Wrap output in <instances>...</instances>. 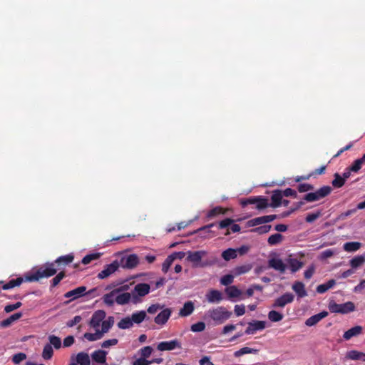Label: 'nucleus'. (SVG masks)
<instances>
[{
    "label": "nucleus",
    "instance_id": "nucleus-1",
    "mask_svg": "<svg viewBox=\"0 0 365 365\" xmlns=\"http://www.w3.org/2000/svg\"><path fill=\"white\" fill-rule=\"evenodd\" d=\"M232 314V312L227 310L225 307H217L207 310L205 313L203 319L206 321L212 320L215 325H219L230 319Z\"/></svg>",
    "mask_w": 365,
    "mask_h": 365
},
{
    "label": "nucleus",
    "instance_id": "nucleus-2",
    "mask_svg": "<svg viewBox=\"0 0 365 365\" xmlns=\"http://www.w3.org/2000/svg\"><path fill=\"white\" fill-rule=\"evenodd\" d=\"M240 205L245 207L248 205H255L257 210H263L269 207L268 200L263 196H252L248 198L242 199Z\"/></svg>",
    "mask_w": 365,
    "mask_h": 365
},
{
    "label": "nucleus",
    "instance_id": "nucleus-3",
    "mask_svg": "<svg viewBox=\"0 0 365 365\" xmlns=\"http://www.w3.org/2000/svg\"><path fill=\"white\" fill-rule=\"evenodd\" d=\"M332 189L329 185H324L314 192H309L303 197V200L307 202H314L328 196Z\"/></svg>",
    "mask_w": 365,
    "mask_h": 365
},
{
    "label": "nucleus",
    "instance_id": "nucleus-4",
    "mask_svg": "<svg viewBox=\"0 0 365 365\" xmlns=\"http://www.w3.org/2000/svg\"><path fill=\"white\" fill-rule=\"evenodd\" d=\"M329 310L331 313L347 314L354 311L355 306L351 302H347L343 304H337L335 302H330L328 306Z\"/></svg>",
    "mask_w": 365,
    "mask_h": 365
},
{
    "label": "nucleus",
    "instance_id": "nucleus-5",
    "mask_svg": "<svg viewBox=\"0 0 365 365\" xmlns=\"http://www.w3.org/2000/svg\"><path fill=\"white\" fill-rule=\"evenodd\" d=\"M207 252L205 250L188 251L186 260L192 263L194 267H204L207 265V263L201 262L202 257L206 255Z\"/></svg>",
    "mask_w": 365,
    "mask_h": 365
},
{
    "label": "nucleus",
    "instance_id": "nucleus-6",
    "mask_svg": "<svg viewBox=\"0 0 365 365\" xmlns=\"http://www.w3.org/2000/svg\"><path fill=\"white\" fill-rule=\"evenodd\" d=\"M139 264V259L137 255L130 254L125 255L118 260V268L121 267L123 269H132L137 267Z\"/></svg>",
    "mask_w": 365,
    "mask_h": 365
},
{
    "label": "nucleus",
    "instance_id": "nucleus-7",
    "mask_svg": "<svg viewBox=\"0 0 365 365\" xmlns=\"http://www.w3.org/2000/svg\"><path fill=\"white\" fill-rule=\"evenodd\" d=\"M218 227L219 229L227 228L225 235H230V231L234 233L238 232L241 229L238 224H234V220L231 218H225L220 221L218 224Z\"/></svg>",
    "mask_w": 365,
    "mask_h": 365
},
{
    "label": "nucleus",
    "instance_id": "nucleus-8",
    "mask_svg": "<svg viewBox=\"0 0 365 365\" xmlns=\"http://www.w3.org/2000/svg\"><path fill=\"white\" fill-rule=\"evenodd\" d=\"M118 269V260L113 261L109 264H106L104 269L98 274V278L101 279L110 277Z\"/></svg>",
    "mask_w": 365,
    "mask_h": 365
},
{
    "label": "nucleus",
    "instance_id": "nucleus-9",
    "mask_svg": "<svg viewBox=\"0 0 365 365\" xmlns=\"http://www.w3.org/2000/svg\"><path fill=\"white\" fill-rule=\"evenodd\" d=\"M294 296L292 293L286 292L281 297L277 298L272 305L273 307H284L287 304H290L294 301Z\"/></svg>",
    "mask_w": 365,
    "mask_h": 365
},
{
    "label": "nucleus",
    "instance_id": "nucleus-10",
    "mask_svg": "<svg viewBox=\"0 0 365 365\" xmlns=\"http://www.w3.org/2000/svg\"><path fill=\"white\" fill-rule=\"evenodd\" d=\"M180 348H181V344L178 339L161 341L157 346V349L161 351H171V350H173L175 349H180Z\"/></svg>",
    "mask_w": 365,
    "mask_h": 365
},
{
    "label": "nucleus",
    "instance_id": "nucleus-11",
    "mask_svg": "<svg viewBox=\"0 0 365 365\" xmlns=\"http://www.w3.org/2000/svg\"><path fill=\"white\" fill-rule=\"evenodd\" d=\"M55 263L52 262L48 264L45 267H41L37 271L40 278L50 277L55 275L57 272L58 268H56Z\"/></svg>",
    "mask_w": 365,
    "mask_h": 365
},
{
    "label": "nucleus",
    "instance_id": "nucleus-12",
    "mask_svg": "<svg viewBox=\"0 0 365 365\" xmlns=\"http://www.w3.org/2000/svg\"><path fill=\"white\" fill-rule=\"evenodd\" d=\"M277 218V215H264L253 218L248 221V225L251 227L270 222Z\"/></svg>",
    "mask_w": 365,
    "mask_h": 365
},
{
    "label": "nucleus",
    "instance_id": "nucleus-13",
    "mask_svg": "<svg viewBox=\"0 0 365 365\" xmlns=\"http://www.w3.org/2000/svg\"><path fill=\"white\" fill-rule=\"evenodd\" d=\"M268 266L276 271L283 274L287 269V264L279 258H271L268 260Z\"/></svg>",
    "mask_w": 365,
    "mask_h": 365
},
{
    "label": "nucleus",
    "instance_id": "nucleus-14",
    "mask_svg": "<svg viewBox=\"0 0 365 365\" xmlns=\"http://www.w3.org/2000/svg\"><path fill=\"white\" fill-rule=\"evenodd\" d=\"M265 322L253 321L248 323V327L245 329L246 334H254L257 331L263 330L265 328Z\"/></svg>",
    "mask_w": 365,
    "mask_h": 365
},
{
    "label": "nucleus",
    "instance_id": "nucleus-15",
    "mask_svg": "<svg viewBox=\"0 0 365 365\" xmlns=\"http://www.w3.org/2000/svg\"><path fill=\"white\" fill-rule=\"evenodd\" d=\"M125 287H120L119 288L115 289L109 293L106 294L103 297V302L109 306L112 307L114 304V302L115 301L116 294H119L124 289Z\"/></svg>",
    "mask_w": 365,
    "mask_h": 365
},
{
    "label": "nucleus",
    "instance_id": "nucleus-16",
    "mask_svg": "<svg viewBox=\"0 0 365 365\" xmlns=\"http://www.w3.org/2000/svg\"><path fill=\"white\" fill-rule=\"evenodd\" d=\"M106 316V312L103 310H98L95 312L90 321L91 327L97 328L103 322Z\"/></svg>",
    "mask_w": 365,
    "mask_h": 365
},
{
    "label": "nucleus",
    "instance_id": "nucleus-17",
    "mask_svg": "<svg viewBox=\"0 0 365 365\" xmlns=\"http://www.w3.org/2000/svg\"><path fill=\"white\" fill-rule=\"evenodd\" d=\"M206 299L209 303H220L223 297L221 292L217 289H210L205 295Z\"/></svg>",
    "mask_w": 365,
    "mask_h": 365
},
{
    "label": "nucleus",
    "instance_id": "nucleus-18",
    "mask_svg": "<svg viewBox=\"0 0 365 365\" xmlns=\"http://www.w3.org/2000/svg\"><path fill=\"white\" fill-rule=\"evenodd\" d=\"M86 287L85 286L78 287L73 290L67 292L64 294L66 298H71V300L78 299L86 294Z\"/></svg>",
    "mask_w": 365,
    "mask_h": 365
},
{
    "label": "nucleus",
    "instance_id": "nucleus-19",
    "mask_svg": "<svg viewBox=\"0 0 365 365\" xmlns=\"http://www.w3.org/2000/svg\"><path fill=\"white\" fill-rule=\"evenodd\" d=\"M171 310L166 308L161 311L154 319V322L158 325H164L171 315Z\"/></svg>",
    "mask_w": 365,
    "mask_h": 365
},
{
    "label": "nucleus",
    "instance_id": "nucleus-20",
    "mask_svg": "<svg viewBox=\"0 0 365 365\" xmlns=\"http://www.w3.org/2000/svg\"><path fill=\"white\" fill-rule=\"evenodd\" d=\"M150 287L148 284L139 283L135 286L133 295L135 297V294H136L139 297H144L150 292Z\"/></svg>",
    "mask_w": 365,
    "mask_h": 365
},
{
    "label": "nucleus",
    "instance_id": "nucleus-21",
    "mask_svg": "<svg viewBox=\"0 0 365 365\" xmlns=\"http://www.w3.org/2000/svg\"><path fill=\"white\" fill-rule=\"evenodd\" d=\"M283 197L282 190H275L272 192L271 196L272 202L269 206L272 207H278L282 205V200Z\"/></svg>",
    "mask_w": 365,
    "mask_h": 365
},
{
    "label": "nucleus",
    "instance_id": "nucleus-22",
    "mask_svg": "<svg viewBox=\"0 0 365 365\" xmlns=\"http://www.w3.org/2000/svg\"><path fill=\"white\" fill-rule=\"evenodd\" d=\"M327 316L328 312L326 311H323L319 314H317L308 318L305 322V324L307 327H312L317 324L319 321H321L322 319L325 318Z\"/></svg>",
    "mask_w": 365,
    "mask_h": 365
},
{
    "label": "nucleus",
    "instance_id": "nucleus-23",
    "mask_svg": "<svg viewBox=\"0 0 365 365\" xmlns=\"http://www.w3.org/2000/svg\"><path fill=\"white\" fill-rule=\"evenodd\" d=\"M292 273H295L303 267L304 263L296 258L289 257L286 259Z\"/></svg>",
    "mask_w": 365,
    "mask_h": 365
},
{
    "label": "nucleus",
    "instance_id": "nucleus-24",
    "mask_svg": "<svg viewBox=\"0 0 365 365\" xmlns=\"http://www.w3.org/2000/svg\"><path fill=\"white\" fill-rule=\"evenodd\" d=\"M106 355L107 351L99 349L93 351V354H91V357L94 361L100 364H105L106 365H107V364L106 363Z\"/></svg>",
    "mask_w": 365,
    "mask_h": 365
},
{
    "label": "nucleus",
    "instance_id": "nucleus-25",
    "mask_svg": "<svg viewBox=\"0 0 365 365\" xmlns=\"http://www.w3.org/2000/svg\"><path fill=\"white\" fill-rule=\"evenodd\" d=\"M194 303L191 301L186 302L182 308L180 309L179 316L185 317L190 316L194 311Z\"/></svg>",
    "mask_w": 365,
    "mask_h": 365
},
{
    "label": "nucleus",
    "instance_id": "nucleus-26",
    "mask_svg": "<svg viewBox=\"0 0 365 365\" xmlns=\"http://www.w3.org/2000/svg\"><path fill=\"white\" fill-rule=\"evenodd\" d=\"M74 257L72 254L61 256L57 258L54 263L58 265V269H61V266H66L73 262Z\"/></svg>",
    "mask_w": 365,
    "mask_h": 365
},
{
    "label": "nucleus",
    "instance_id": "nucleus-27",
    "mask_svg": "<svg viewBox=\"0 0 365 365\" xmlns=\"http://www.w3.org/2000/svg\"><path fill=\"white\" fill-rule=\"evenodd\" d=\"M292 289L299 298H303L307 295L304 284L302 282H295L292 285Z\"/></svg>",
    "mask_w": 365,
    "mask_h": 365
},
{
    "label": "nucleus",
    "instance_id": "nucleus-28",
    "mask_svg": "<svg viewBox=\"0 0 365 365\" xmlns=\"http://www.w3.org/2000/svg\"><path fill=\"white\" fill-rule=\"evenodd\" d=\"M362 327L361 326H355L344 332L343 337L345 340H349L354 336H356L361 334Z\"/></svg>",
    "mask_w": 365,
    "mask_h": 365
},
{
    "label": "nucleus",
    "instance_id": "nucleus-29",
    "mask_svg": "<svg viewBox=\"0 0 365 365\" xmlns=\"http://www.w3.org/2000/svg\"><path fill=\"white\" fill-rule=\"evenodd\" d=\"M79 365H90L91 360L89 355L85 352H79L74 359Z\"/></svg>",
    "mask_w": 365,
    "mask_h": 365
},
{
    "label": "nucleus",
    "instance_id": "nucleus-30",
    "mask_svg": "<svg viewBox=\"0 0 365 365\" xmlns=\"http://www.w3.org/2000/svg\"><path fill=\"white\" fill-rule=\"evenodd\" d=\"M227 210H228L227 209L223 208L222 207L217 206V207L212 208V210H210L207 212V217L209 219H212V218H214L220 215H225L227 213Z\"/></svg>",
    "mask_w": 365,
    "mask_h": 365
},
{
    "label": "nucleus",
    "instance_id": "nucleus-31",
    "mask_svg": "<svg viewBox=\"0 0 365 365\" xmlns=\"http://www.w3.org/2000/svg\"><path fill=\"white\" fill-rule=\"evenodd\" d=\"M24 282L23 277H17L9 280L7 283L4 284L2 287L4 290L10 289L16 287L20 286Z\"/></svg>",
    "mask_w": 365,
    "mask_h": 365
},
{
    "label": "nucleus",
    "instance_id": "nucleus-32",
    "mask_svg": "<svg viewBox=\"0 0 365 365\" xmlns=\"http://www.w3.org/2000/svg\"><path fill=\"white\" fill-rule=\"evenodd\" d=\"M365 263V255H358L353 257L349 261V264L352 269H357Z\"/></svg>",
    "mask_w": 365,
    "mask_h": 365
},
{
    "label": "nucleus",
    "instance_id": "nucleus-33",
    "mask_svg": "<svg viewBox=\"0 0 365 365\" xmlns=\"http://www.w3.org/2000/svg\"><path fill=\"white\" fill-rule=\"evenodd\" d=\"M21 317H22L21 312L15 313V314H12L11 316H10L9 317H8L7 319L1 321L0 325L2 327H8L14 322L19 319Z\"/></svg>",
    "mask_w": 365,
    "mask_h": 365
},
{
    "label": "nucleus",
    "instance_id": "nucleus-34",
    "mask_svg": "<svg viewBox=\"0 0 365 365\" xmlns=\"http://www.w3.org/2000/svg\"><path fill=\"white\" fill-rule=\"evenodd\" d=\"M114 324V318L113 317H108L106 320H103L101 324V330L100 332L103 336L105 333H107L109 329L113 327Z\"/></svg>",
    "mask_w": 365,
    "mask_h": 365
},
{
    "label": "nucleus",
    "instance_id": "nucleus-35",
    "mask_svg": "<svg viewBox=\"0 0 365 365\" xmlns=\"http://www.w3.org/2000/svg\"><path fill=\"white\" fill-rule=\"evenodd\" d=\"M336 284L334 279H330L324 284H322L317 286V292L319 294L325 293L327 290L332 288Z\"/></svg>",
    "mask_w": 365,
    "mask_h": 365
},
{
    "label": "nucleus",
    "instance_id": "nucleus-36",
    "mask_svg": "<svg viewBox=\"0 0 365 365\" xmlns=\"http://www.w3.org/2000/svg\"><path fill=\"white\" fill-rule=\"evenodd\" d=\"M146 317L147 315L145 311H139L133 313L130 318L133 324H140L146 319Z\"/></svg>",
    "mask_w": 365,
    "mask_h": 365
},
{
    "label": "nucleus",
    "instance_id": "nucleus-37",
    "mask_svg": "<svg viewBox=\"0 0 365 365\" xmlns=\"http://www.w3.org/2000/svg\"><path fill=\"white\" fill-rule=\"evenodd\" d=\"M130 299V294L124 292L122 294H116L115 302L118 304L124 305L129 302Z\"/></svg>",
    "mask_w": 365,
    "mask_h": 365
},
{
    "label": "nucleus",
    "instance_id": "nucleus-38",
    "mask_svg": "<svg viewBox=\"0 0 365 365\" xmlns=\"http://www.w3.org/2000/svg\"><path fill=\"white\" fill-rule=\"evenodd\" d=\"M361 247V243L359 242H346L343 248L345 251L351 252L357 251Z\"/></svg>",
    "mask_w": 365,
    "mask_h": 365
},
{
    "label": "nucleus",
    "instance_id": "nucleus-39",
    "mask_svg": "<svg viewBox=\"0 0 365 365\" xmlns=\"http://www.w3.org/2000/svg\"><path fill=\"white\" fill-rule=\"evenodd\" d=\"M257 352H258L257 349L245 346V347H242L240 349L235 351L234 352V356L235 357H240V356H241L242 355L247 354H257Z\"/></svg>",
    "mask_w": 365,
    "mask_h": 365
},
{
    "label": "nucleus",
    "instance_id": "nucleus-40",
    "mask_svg": "<svg viewBox=\"0 0 365 365\" xmlns=\"http://www.w3.org/2000/svg\"><path fill=\"white\" fill-rule=\"evenodd\" d=\"M283 238L284 237L282 235L279 233H275L269 237L267 239V243L271 246L277 245L282 242Z\"/></svg>",
    "mask_w": 365,
    "mask_h": 365
},
{
    "label": "nucleus",
    "instance_id": "nucleus-41",
    "mask_svg": "<svg viewBox=\"0 0 365 365\" xmlns=\"http://www.w3.org/2000/svg\"><path fill=\"white\" fill-rule=\"evenodd\" d=\"M222 257L226 261L235 259L237 257V250L232 248L227 249L222 252Z\"/></svg>",
    "mask_w": 365,
    "mask_h": 365
},
{
    "label": "nucleus",
    "instance_id": "nucleus-42",
    "mask_svg": "<svg viewBox=\"0 0 365 365\" xmlns=\"http://www.w3.org/2000/svg\"><path fill=\"white\" fill-rule=\"evenodd\" d=\"M53 355V350L51 344H46L43 346L42 351V357L45 360H49Z\"/></svg>",
    "mask_w": 365,
    "mask_h": 365
},
{
    "label": "nucleus",
    "instance_id": "nucleus-43",
    "mask_svg": "<svg viewBox=\"0 0 365 365\" xmlns=\"http://www.w3.org/2000/svg\"><path fill=\"white\" fill-rule=\"evenodd\" d=\"M103 337V335L100 332V330H96V333H88L86 332L83 334V338L87 339L89 341H94L98 339H101Z\"/></svg>",
    "mask_w": 365,
    "mask_h": 365
},
{
    "label": "nucleus",
    "instance_id": "nucleus-44",
    "mask_svg": "<svg viewBox=\"0 0 365 365\" xmlns=\"http://www.w3.org/2000/svg\"><path fill=\"white\" fill-rule=\"evenodd\" d=\"M133 325V323L132 322L131 318L130 317H125L123 318L118 323V328L121 329H126L132 327Z\"/></svg>",
    "mask_w": 365,
    "mask_h": 365
},
{
    "label": "nucleus",
    "instance_id": "nucleus-45",
    "mask_svg": "<svg viewBox=\"0 0 365 365\" xmlns=\"http://www.w3.org/2000/svg\"><path fill=\"white\" fill-rule=\"evenodd\" d=\"M334 178L331 182L332 186L334 187L340 188L345 184L344 178H342L339 173H335L334 175Z\"/></svg>",
    "mask_w": 365,
    "mask_h": 365
},
{
    "label": "nucleus",
    "instance_id": "nucleus-46",
    "mask_svg": "<svg viewBox=\"0 0 365 365\" xmlns=\"http://www.w3.org/2000/svg\"><path fill=\"white\" fill-rule=\"evenodd\" d=\"M48 344H51V346H53L56 349H58L61 347V338L58 336H56L55 335H50L48 336Z\"/></svg>",
    "mask_w": 365,
    "mask_h": 365
},
{
    "label": "nucleus",
    "instance_id": "nucleus-47",
    "mask_svg": "<svg viewBox=\"0 0 365 365\" xmlns=\"http://www.w3.org/2000/svg\"><path fill=\"white\" fill-rule=\"evenodd\" d=\"M268 318L271 322H277L283 319V314L275 310H272L268 313Z\"/></svg>",
    "mask_w": 365,
    "mask_h": 365
},
{
    "label": "nucleus",
    "instance_id": "nucleus-48",
    "mask_svg": "<svg viewBox=\"0 0 365 365\" xmlns=\"http://www.w3.org/2000/svg\"><path fill=\"white\" fill-rule=\"evenodd\" d=\"M227 295L231 297H238L241 294V291L235 286H230L226 289Z\"/></svg>",
    "mask_w": 365,
    "mask_h": 365
},
{
    "label": "nucleus",
    "instance_id": "nucleus-49",
    "mask_svg": "<svg viewBox=\"0 0 365 365\" xmlns=\"http://www.w3.org/2000/svg\"><path fill=\"white\" fill-rule=\"evenodd\" d=\"M173 257L170 255H168L167 257V258L165 259V261L163 262V264H162V271L164 273H167L170 267V266L172 265V264L173 263Z\"/></svg>",
    "mask_w": 365,
    "mask_h": 365
},
{
    "label": "nucleus",
    "instance_id": "nucleus-50",
    "mask_svg": "<svg viewBox=\"0 0 365 365\" xmlns=\"http://www.w3.org/2000/svg\"><path fill=\"white\" fill-rule=\"evenodd\" d=\"M153 351V349L150 346H146L139 349L138 354L140 355V357L147 359L151 355Z\"/></svg>",
    "mask_w": 365,
    "mask_h": 365
},
{
    "label": "nucleus",
    "instance_id": "nucleus-51",
    "mask_svg": "<svg viewBox=\"0 0 365 365\" xmlns=\"http://www.w3.org/2000/svg\"><path fill=\"white\" fill-rule=\"evenodd\" d=\"M65 272H60L55 277L52 279L51 281V288H53L57 286L59 282L65 277Z\"/></svg>",
    "mask_w": 365,
    "mask_h": 365
},
{
    "label": "nucleus",
    "instance_id": "nucleus-52",
    "mask_svg": "<svg viewBox=\"0 0 365 365\" xmlns=\"http://www.w3.org/2000/svg\"><path fill=\"white\" fill-rule=\"evenodd\" d=\"M99 257H100L99 253L90 254V255H86L82 259L81 262L83 264H88L91 263L93 260L98 259Z\"/></svg>",
    "mask_w": 365,
    "mask_h": 365
},
{
    "label": "nucleus",
    "instance_id": "nucleus-53",
    "mask_svg": "<svg viewBox=\"0 0 365 365\" xmlns=\"http://www.w3.org/2000/svg\"><path fill=\"white\" fill-rule=\"evenodd\" d=\"M347 359L351 360H359L361 359V352L356 350H351L347 352L346 356Z\"/></svg>",
    "mask_w": 365,
    "mask_h": 365
},
{
    "label": "nucleus",
    "instance_id": "nucleus-54",
    "mask_svg": "<svg viewBox=\"0 0 365 365\" xmlns=\"http://www.w3.org/2000/svg\"><path fill=\"white\" fill-rule=\"evenodd\" d=\"M205 324L203 322H199L193 324L190 327V330L193 332H200L205 329Z\"/></svg>",
    "mask_w": 365,
    "mask_h": 365
},
{
    "label": "nucleus",
    "instance_id": "nucleus-55",
    "mask_svg": "<svg viewBox=\"0 0 365 365\" xmlns=\"http://www.w3.org/2000/svg\"><path fill=\"white\" fill-rule=\"evenodd\" d=\"M271 228H272L271 225H262V226L256 227V228L253 229L252 231L254 232L258 233L259 235H262V234H265V233H267L268 232H269Z\"/></svg>",
    "mask_w": 365,
    "mask_h": 365
},
{
    "label": "nucleus",
    "instance_id": "nucleus-56",
    "mask_svg": "<svg viewBox=\"0 0 365 365\" xmlns=\"http://www.w3.org/2000/svg\"><path fill=\"white\" fill-rule=\"evenodd\" d=\"M26 359V355L24 353L20 352L14 354L12 356V361L15 364H19Z\"/></svg>",
    "mask_w": 365,
    "mask_h": 365
},
{
    "label": "nucleus",
    "instance_id": "nucleus-57",
    "mask_svg": "<svg viewBox=\"0 0 365 365\" xmlns=\"http://www.w3.org/2000/svg\"><path fill=\"white\" fill-rule=\"evenodd\" d=\"M314 186L309 183H302L298 185L297 190L299 192H305L314 190Z\"/></svg>",
    "mask_w": 365,
    "mask_h": 365
},
{
    "label": "nucleus",
    "instance_id": "nucleus-58",
    "mask_svg": "<svg viewBox=\"0 0 365 365\" xmlns=\"http://www.w3.org/2000/svg\"><path fill=\"white\" fill-rule=\"evenodd\" d=\"M363 163L360 158L356 159L354 161L353 164L349 166V170H352V172L357 173L362 166Z\"/></svg>",
    "mask_w": 365,
    "mask_h": 365
},
{
    "label": "nucleus",
    "instance_id": "nucleus-59",
    "mask_svg": "<svg viewBox=\"0 0 365 365\" xmlns=\"http://www.w3.org/2000/svg\"><path fill=\"white\" fill-rule=\"evenodd\" d=\"M322 215L321 211H318L317 212L314 213H309L306 217V222L311 223L315 221L317 219H318Z\"/></svg>",
    "mask_w": 365,
    "mask_h": 365
},
{
    "label": "nucleus",
    "instance_id": "nucleus-60",
    "mask_svg": "<svg viewBox=\"0 0 365 365\" xmlns=\"http://www.w3.org/2000/svg\"><path fill=\"white\" fill-rule=\"evenodd\" d=\"M315 269L314 264H311L304 272V278L307 279H311L315 272Z\"/></svg>",
    "mask_w": 365,
    "mask_h": 365
},
{
    "label": "nucleus",
    "instance_id": "nucleus-61",
    "mask_svg": "<svg viewBox=\"0 0 365 365\" xmlns=\"http://www.w3.org/2000/svg\"><path fill=\"white\" fill-rule=\"evenodd\" d=\"M233 282V276L231 275V274H226V275H224L221 279H220V283L222 284V285H225V286H227V285H230Z\"/></svg>",
    "mask_w": 365,
    "mask_h": 365
},
{
    "label": "nucleus",
    "instance_id": "nucleus-62",
    "mask_svg": "<svg viewBox=\"0 0 365 365\" xmlns=\"http://www.w3.org/2000/svg\"><path fill=\"white\" fill-rule=\"evenodd\" d=\"M21 305H22V304L20 302H18L14 304H8L4 307V311L6 313H9L15 309H19V307H21Z\"/></svg>",
    "mask_w": 365,
    "mask_h": 365
},
{
    "label": "nucleus",
    "instance_id": "nucleus-63",
    "mask_svg": "<svg viewBox=\"0 0 365 365\" xmlns=\"http://www.w3.org/2000/svg\"><path fill=\"white\" fill-rule=\"evenodd\" d=\"M234 311L237 317L242 316L245 313V307L243 304H237L235 306Z\"/></svg>",
    "mask_w": 365,
    "mask_h": 365
},
{
    "label": "nucleus",
    "instance_id": "nucleus-64",
    "mask_svg": "<svg viewBox=\"0 0 365 365\" xmlns=\"http://www.w3.org/2000/svg\"><path fill=\"white\" fill-rule=\"evenodd\" d=\"M132 365H150V362L147 359H145L144 357H140L135 360Z\"/></svg>",
    "mask_w": 365,
    "mask_h": 365
}]
</instances>
